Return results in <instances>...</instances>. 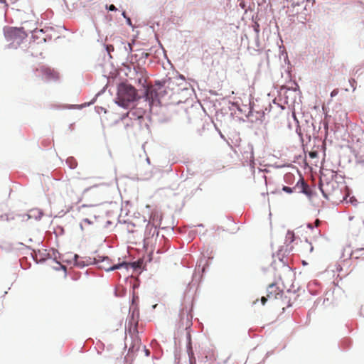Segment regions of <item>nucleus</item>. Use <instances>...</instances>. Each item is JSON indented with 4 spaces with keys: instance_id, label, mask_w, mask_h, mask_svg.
<instances>
[{
    "instance_id": "nucleus-24",
    "label": "nucleus",
    "mask_w": 364,
    "mask_h": 364,
    "mask_svg": "<svg viewBox=\"0 0 364 364\" xmlns=\"http://www.w3.org/2000/svg\"><path fill=\"white\" fill-rule=\"evenodd\" d=\"M308 245L309 246V251H310V252H312V250H313V247H312L311 244V243H309V244H308Z\"/></svg>"
},
{
    "instance_id": "nucleus-13",
    "label": "nucleus",
    "mask_w": 364,
    "mask_h": 364,
    "mask_svg": "<svg viewBox=\"0 0 364 364\" xmlns=\"http://www.w3.org/2000/svg\"><path fill=\"white\" fill-rule=\"evenodd\" d=\"M287 237L290 240V242H293L294 240V234L293 232L289 231L287 235Z\"/></svg>"
},
{
    "instance_id": "nucleus-18",
    "label": "nucleus",
    "mask_w": 364,
    "mask_h": 364,
    "mask_svg": "<svg viewBox=\"0 0 364 364\" xmlns=\"http://www.w3.org/2000/svg\"><path fill=\"white\" fill-rule=\"evenodd\" d=\"M293 178V175L290 173L285 174L284 179L286 182H289Z\"/></svg>"
},
{
    "instance_id": "nucleus-27",
    "label": "nucleus",
    "mask_w": 364,
    "mask_h": 364,
    "mask_svg": "<svg viewBox=\"0 0 364 364\" xmlns=\"http://www.w3.org/2000/svg\"><path fill=\"white\" fill-rule=\"evenodd\" d=\"M145 352H146V355H149V350L145 349Z\"/></svg>"
},
{
    "instance_id": "nucleus-19",
    "label": "nucleus",
    "mask_w": 364,
    "mask_h": 364,
    "mask_svg": "<svg viewBox=\"0 0 364 364\" xmlns=\"http://www.w3.org/2000/svg\"><path fill=\"white\" fill-rule=\"evenodd\" d=\"M114 50V46L112 45H107V51L109 54L111 51Z\"/></svg>"
},
{
    "instance_id": "nucleus-3",
    "label": "nucleus",
    "mask_w": 364,
    "mask_h": 364,
    "mask_svg": "<svg viewBox=\"0 0 364 364\" xmlns=\"http://www.w3.org/2000/svg\"><path fill=\"white\" fill-rule=\"evenodd\" d=\"M34 74L36 77H41L42 80L46 82L57 80L59 78L58 73L56 71L46 65L36 68Z\"/></svg>"
},
{
    "instance_id": "nucleus-4",
    "label": "nucleus",
    "mask_w": 364,
    "mask_h": 364,
    "mask_svg": "<svg viewBox=\"0 0 364 364\" xmlns=\"http://www.w3.org/2000/svg\"><path fill=\"white\" fill-rule=\"evenodd\" d=\"M319 186L323 196L327 199L338 191V183L334 179H331L330 181H323L321 179Z\"/></svg>"
},
{
    "instance_id": "nucleus-2",
    "label": "nucleus",
    "mask_w": 364,
    "mask_h": 364,
    "mask_svg": "<svg viewBox=\"0 0 364 364\" xmlns=\"http://www.w3.org/2000/svg\"><path fill=\"white\" fill-rule=\"evenodd\" d=\"M4 36L8 41L19 44L27 37L23 28L7 27L4 28Z\"/></svg>"
},
{
    "instance_id": "nucleus-30",
    "label": "nucleus",
    "mask_w": 364,
    "mask_h": 364,
    "mask_svg": "<svg viewBox=\"0 0 364 364\" xmlns=\"http://www.w3.org/2000/svg\"><path fill=\"white\" fill-rule=\"evenodd\" d=\"M156 85H160V86H161V85H162L161 84V82H156Z\"/></svg>"
},
{
    "instance_id": "nucleus-5",
    "label": "nucleus",
    "mask_w": 364,
    "mask_h": 364,
    "mask_svg": "<svg viewBox=\"0 0 364 364\" xmlns=\"http://www.w3.org/2000/svg\"><path fill=\"white\" fill-rule=\"evenodd\" d=\"M282 294L283 291L275 283H272L267 287V296L261 298V302L264 305L267 299H277L282 297Z\"/></svg>"
},
{
    "instance_id": "nucleus-21",
    "label": "nucleus",
    "mask_w": 364,
    "mask_h": 364,
    "mask_svg": "<svg viewBox=\"0 0 364 364\" xmlns=\"http://www.w3.org/2000/svg\"><path fill=\"white\" fill-rule=\"evenodd\" d=\"M109 11H116L117 10V8L115 7L114 5L112 4L109 6Z\"/></svg>"
},
{
    "instance_id": "nucleus-16",
    "label": "nucleus",
    "mask_w": 364,
    "mask_h": 364,
    "mask_svg": "<svg viewBox=\"0 0 364 364\" xmlns=\"http://www.w3.org/2000/svg\"><path fill=\"white\" fill-rule=\"evenodd\" d=\"M349 203L355 206L358 203V200L354 196H352L349 199Z\"/></svg>"
},
{
    "instance_id": "nucleus-14",
    "label": "nucleus",
    "mask_w": 364,
    "mask_h": 364,
    "mask_svg": "<svg viewBox=\"0 0 364 364\" xmlns=\"http://www.w3.org/2000/svg\"><path fill=\"white\" fill-rule=\"evenodd\" d=\"M356 157L358 158L360 161H364V151L361 153L357 152L355 154Z\"/></svg>"
},
{
    "instance_id": "nucleus-32",
    "label": "nucleus",
    "mask_w": 364,
    "mask_h": 364,
    "mask_svg": "<svg viewBox=\"0 0 364 364\" xmlns=\"http://www.w3.org/2000/svg\"><path fill=\"white\" fill-rule=\"evenodd\" d=\"M76 166V164L75 163V164L72 166V168H74Z\"/></svg>"
},
{
    "instance_id": "nucleus-7",
    "label": "nucleus",
    "mask_w": 364,
    "mask_h": 364,
    "mask_svg": "<svg viewBox=\"0 0 364 364\" xmlns=\"http://www.w3.org/2000/svg\"><path fill=\"white\" fill-rule=\"evenodd\" d=\"M130 343L129 344V353H135L139 350L141 346V338L138 335V331L136 327L134 328L133 332L129 331Z\"/></svg>"
},
{
    "instance_id": "nucleus-17",
    "label": "nucleus",
    "mask_w": 364,
    "mask_h": 364,
    "mask_svg": "<svg viewBox=\"0 0 364 364\" xmlns=\"http://www.w3.org/2000/svg\"><path fill=\"white\" fill-rule=\"evenodd\" d=\"M349 82H350V85H351V87H352L353 90H355V85H356V83H357V82H356V81H355V79H353V78H351V79H350V80H349Z\"/></svg>"
},
{
    "instance_id": "nucleus-28",
    "label": "nucleus",
    "mask_w": 364,
    "mask_h": 364,
    "mask_svg": "<svg viewBox=\"0 0 364 364\" xmlns=\"http://www.w3.org/2000/svg\"><path fill=\"white\" fill-rule=\"evenodd\" d=\"M187 336H188V338H191V334H190V332H189V331H188V332H187Z\"/></svg>"
},
{
    "instance_id": "nucleus-31",
    "label": "nucleus",
    "mask_w": 364,
    "mask_h": 364,
    "mask_svg": "<svg viewBox=\"0 0 364 364\" xmlns=\"http://www.w3.org/2000/svg\"><path fill=\"white\" fill-rule=\"evenodd\" d=\"M75 259H77L78 258V256L77 255H75Z\"/></svg>"
},
{
    "instance_id": "nucleus-1",
    "label": "nucleus",
    "mask_w": 364,
    "mask_h": 364,
    "mask_svg": "<svg viewBox=\"0 0 364 364\" xmlns=\"http://www.w3.org/2000/svg\"><path fill=\"white\" fill-rule=\"evenodd\" d=\"M136 98V90L131 85L122 83L119 86L117 101L119 105L127 107L129 103Z\"/></svg>"
},
{
    "instance_id": "nucleus-23",
    "label": "nucleus",
    "mask_w": 364,
    "mask_h": 364,
    "mask_svg": "<svg viewBox=\"0 0 364 364\" xmlns=\"http://www.w3.org/2000/svg\"><path fill=\"white\" fill-rule=\"evenodd\" d=\"M316 154L315 152H311V153H310V156H311V158H313V157L316 156Z\"/></svg>"
},
{
    "instance_id": "nucleus-15",
    "label": "nucleus",
    "mask_w": 364,
    "mask_h": 364,
    "mask_svg": "<svg viewBox=\"0 0 364 364\" xmlns=\"http://www.w3.org/2000/svg\"><path fill=\"white\" fill-rule=\"evenodd\" d=\"M293 189H294V188H290V187H288V186H284L282 188V190L288 193H291L293 192Z\"/></svg>"
},
{
    "instance_id": "nucleus-29",
    "label": "nucleus",
    "mask_w": 364,
    "mask_h": 364,
    "mask_svg": "<svg viewBox=\"0 0 364 364\" xmlns=\"http://www.w3.org/2000/svg\"><path fill=\"white\" fill-rule=\"evenodd\" d=\"M10 1L12 3V4H14L16 2V0H10Z\"/></svg>"
},
{
    "instance_id": "nucleus-6",
    "label": "nucleus",
    "mask_w": 364,
    "mask_h": 364,
    "mask_svg": "<svg viewBox=\"0 0 364 364\" xmlns=\"http://www.w3.org/2000/svg\"><path fill=\"white\" fill-rule=\"evenodd\" d=\"M192 318L188 310L182 309L180 312L178 328L188 330L192 326Z\"/></svg>"
},
{
    "instance_id": "nucleus-8",
    "label": "nucleus",
    "mask_w": 364,
    "mask_h": 364,
    "mask_svg": "<svg viewBox=\"0 0 364 364\" xmlns=\"http://www.w3.org/2000/svg\"><path fill=\"white\" fill-rule=\"evenodd\" d=\"M144 113L145 111L143 109L134 108L128 112L127 116L132 120H134L139 124V122L143 119Z\"/></svg>"
},
{
    "instance_id": "nucleus-10",
    "label": "nucleus",
    "mask_w": 364,
    "mask_h": 364,
    "mask_svg": "<svg viewBox=\"0 0 364 364\" xmlns=\"http://www.w3.org/2000/svg\"><path fill=\"white\" fill-rule=\"evenodd\" d=\"M129 265L128 263L127 262H122V263H120V264H115V265H113V266H105L104 264H102L100 266V268H103L105 269L106 271H112V270H115V269H119L120 267H123V266H125L126 267H127Z\"/></svg>"
},
{
    "instance_id": "nucleus-22",
    "label": "nucleus",
    "mask_w": 364,
    "mask_h": 364,
    "mask_svg": "<svg viewBox=\"0 0 364 364\" xmlns=\"http://www.w3.org/2000/svg\"><path fill=\"white\" fill-rule=\"evenodd\" d=\"M320 224V220L318 219H316L315 221V225L318 226Z\"/></svg>"
},
{
    "instance_id": "nucleus-25",
    "label": "nucleus",
    "mask_w": 364,
    "mask_h": 364,
    "mask_svg": "<svg viewBox=\"0 0 364 364\" xmlns=\"http://www.w3.org/2000/svg\"><path fill=\"white\" fill-rule=\"evenodd\" d=\"M137 69L140 70L141 75L145 72L144 70L140 68L139 67H137Z\"/></svg>"
},
{
    "instance_id": "nucleus-11",
    "label": "nucleus",
    "mask_w": 364,
    "mask_h": 364,
    "mask_svg": "<svg viewBox=\"0 0 364 364\" xmlns=\"http://www.w3.org/2000/svg\"><path fill=\"white\" fill-rule=\"evenodd\" d=\"M109 260V258L107 257H100L99 256L98 258H95V264H98V263H103L105 262H107Z\"/></svg>"
},
{
    "instance_id": "nucleus-12",
    "label": "nucleus",
    "mask_w": 364,
    "mask_h": 364,
    "mask_svg": "<svg viewBox=\"0 0 364 364\" xmlns=\"http://www.w3.org/2000/svg\"><path fill=\"white\" fill-rule=\"evenodd\" d=\"M362 250H364V247H362V248H357L355 249V250H353L351 253V257H354L355 258H358V256L357 255L358 253L360 252V251H362Z\"/></svg>"
},
{
    "instance_id": "nucleus-26",
    "label": "nucleus",
    "mask_w": 364,
    "mask_h": 364,
    "mask_svg": "<svg viewBox=\"0 0 364 364\" xmlns=\"http://www.w3.org/2000/svg\"><path fill=\"white\" fill-rule=\"evenodd\" d=\"M307 227H308V228H309L310 229H312V228H313L312 225H311V224H310V223H309V224L307 225Z\"/></svg>"
},
{
    "instance_id": "nucleus-9",
    "label": "nucleus",
    "mask_w": 364,
    "mask_h": 364,
    "mask_svg": "<svg viewBox=\"0 0 364 364\" xmlns=\"http://www.w3.org/2000/svg\"><path fill=\"white\" fill-rule=\"evenodd\" d=\"M294 188H297L300 192L308 196H309L311 193L309 186L304 182V179L301 176L299 177L296 185Z\"/></svg>"
},
{
    "instance_id": "nucleus-20",
    "label": "nucleus",
    "mask_w": 364,
    "mask_h": 364,
    "mask_svg": "<svg viewBox=\"0 0 364 364\" xmlns=\"http://www.w3.org/2000/svg\"><path fill=\"white\" fill-rule=\"evenodd\" d=\"M338 93V89H334L331 93V97H334V96H336Z\"/></svg>"
}]
</instances>
